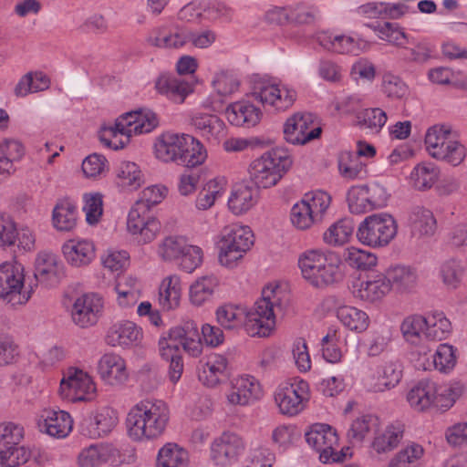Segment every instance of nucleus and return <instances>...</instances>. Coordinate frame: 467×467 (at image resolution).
<instances>
[{
	"mask_svg": "<svg viewBox=\"0 0 467 467\" xmlns=\"http://www.w3.org/2000/svg\"><path fill=\"white\" fill-rule=\"evenodd\" d=\"M188 451L178 444L168 442L159 450L156 467H188Z\"/></svg>",
	"mask_w": 467,
	"mask_h": 467,
	"instance_id": "de8ad7c7",
	"label": "nucleus"
},
{
	"mask_svg": "<svg viewBox=\"0 0 467 467\" xmlns=\"http://www.w3.org/2000/svg\"><path fill=\"white\" fill-rule=\"evenodd\" d=\"M327 302L337 307V317L348 329L361 333L368 327L369 317L363 310L343 305V300L337 296H328Z\"/></svg>",
	"mask_w": 467,
	"mask_h": 467,
	"instance_id": "bb28decb",
	"label": "nucleus"
},
{
	"mask_svg": "<svg viewBox=\"0 0 467 467\" xmlns=\"http://www.w3.org/2000/svg\"><path fill=\"white\" fill-rule=\"evenodd\" d=\"M145 183V175L132 161H123L117 170V184L126 191H136Z\"/></svg>",
	"mask_w": 467,
	"mask_h": 467,
	"instance_id": "c03bdc74",
	"label": "nucleus"
},
{
	"mask_svg": "<svg viewBox=\"0 0 467 467\" xmlns=\"http://www.w3.org/2000/svg\"><path fill=\"white\" fill-rule=\"evenodd\" d=\"M384 274L390 284V289L395 287L399 291H406L416 284L417 273L410 265H390Z\"/></svg>",
	"mask_w": 467,
	"mask_h": 467,
	"instance_id": "a19ab883",
	"label": "nucleus"
},
{
	"mask_svg": "<svg viewBox=\"0 0 467 467\" xmlns=\"http://www.w3.org/2000/svg\"><path fill=\"white\" fill-rule=\"evenodd\" d=\"M193 141H188L184 152L179 161V165L194 168L202 165L207 159V150L204 145L192 136Z\"/></svg>",
	"mask_w": 467,
	"mask_h": 467,
	"instance_id": "338daca9",
	"label": "nucleus"
},
{
	"mask_svg": "<svg viewBox=\"0 0 467 467\" xmlns=\"http://www.w3.org/2000/svg\"><path fill=\"white\" fill-rule=\"evenodd\" d=\"M224 396L229 406L247 407L260 400L264 396V390L255 377L243 374L230 380Z\"/></svg>",
	"mask_w": 467,
	"mask_h": 467,
	"instance_id": "ddd939ff",
	"label": "nucleus"
},
{
	"mask_svg": "<svg viewBox=\"0 0 467 467\" xmlns=\"http://www.w3.org/2000/svg\"><path fill=\"white\" fill-rule=\"evenodd\" d=\"M50 86L49 78L43 72H28L16 85L14 93L16 97H26L30 93L47 90Z\"/></svg>",
	"mask_w": 467,
	"mask_h": 467,
	"instance_id": "8fccbe9b",
	"label": "nucleus"
},
{
	"mask_svg": "<svg viewBox=\"0 0 467 467\" xmlns=\"http://www.w3.org/2000/svg\"><path fill=\"white\" fill-rule=\"evenodd\" d=\"M425 339L441 341L452 331L451 323L441 311L434 310L425 314Z\"/></svg>",
	"mask_w": 467,
	"mask_h": 467,
	"instance_id": "e433bc0d",
	"label": "nucleus"
},
{
	"mask_svg": "<svg viewBox=\"0 0 467 467\" xmlns=\"http://www.w3.org/2000/svg\"><path fill=\"white\" fill-rule=\"evenodd\" d=\"M313 124L312 114L295 113L284 124L285 140L291 144H306L318 138L321 133V128L312 127Z\"/></svg>",
	"mask_w": 467,
	"mask_h": 467,
	"instance_id": "6ab92c4d",
	"label": "nucleus"
},
{
	"mask_svg": "<svg viewBox=\"0 0 467 467\" xmlns=\"http://www.w3.org/2000/svg\"><path fill=\"white\" fill-rule=\"evenodd\" d=\"M318 44L326 50L337 54L358 55L365 43L356 40L351 36L334 35L329 32H321L317 35Z\"/></svg>",
	"mask_w": 467,
	"mask_h": 467,
	"instance_id": "c756f323",
	"label": "nucleus"
},
{
	"mask_svg": "<svg viewBox=\"0 0 467 467\" xmlns=\"http://www.w3.org/2000/svg\"><path fill=\"white\" fill-rule=\"evenodd\" d=\"M282 291L278 283L266 285L262 298L245 310L243 327L251 337H268L275 327V307L280 306Z\"/></svg>",
	"mask_w": 467,
	"mask_h": 467,
	"instance_id": "f03ea898",
	"label": "nucleus"
},
{
	"mask_svg": "<svg viewBox=\"0 0 467 467\" xmlns=\"http://www.w3.org/2000/svg\"><path fill=\"white\" fill-rule=\"evenodd\" d=\"M355 229L350 218H344L332 224L324 234V241L328 244H342L351 236Z\"/></svg>",
	"mask_w": 467,
	"mask_h": 467,
	"instance_id": "e2e57ef3",
	"label": "nucleus"
},
{
	"mask_svg": "<svg viewBox=\"0 0 467 467\" xmlns=\"http://www.w3.org/2000/svg\"><path fill=\"white\" fill-rule=\"evenodd\" d=\"M181 299L180 280L176 276L165 278L160 287L159 303L163 310L169 311L179 306Z\"/></svg>",
	"mask_w": 467,
	"mask_h": 467,
	"instance_id": "4d7b16f0",
	"label": "nucleus"
},
{
	"mask_svg": "<svg viewBox=\"0 0 467 467\" xmlns=\"http://www.w3.org/2000/svg\"><path fill=\"white\" fill-rule=\"evenodd\" d=\"M425 315H410L406 317L400 324V332L407 343L415 346L417 349L423 345L425 338Z\"/></svg>",
	"mask_w": 467,
	"mask_h": 467,
	"instance_id": "ea45409f",
	"label": "nucleus"
},
{
	"mask_svg": "<svg viewBox=\"0 0 467 467\" xmlns=\"http://www.w3.org/2000/svg\"><path fill=\"white\" fill-rule=\"evenodd\" d=\"M171 410L162 400L146 399L135 404L127 415L128 434L134 441H153L169 425Z\"/></svg>",
	"mask_w": 467,
	"mask_h": 467,
	"instance_id": "f257e3e1",
	"label": "nucleus"
},
{
	"mask_svg": "<svg viewBox=\"0 0 467 467\" xmlns=\"http://www.w3.org/2000/svg\"><path fill=\"white\" fill-rule=\"evenodd\" d=\"M431 348L423 345L420 349L411 352L414 366L418 369L431 370L436 369L440 372L447 373L451 371L456 365V348L449 344H440L433 355L428 357Z\"/></svg>",
	"mask_w": 467,
	"mask_h": 467,
	"instance_id": "4468645a",
	"label": "nucleus"
},
{
	"mask_svg": "<svg viewBox=\"0 0 467 467\" xmlns=\"http://www.w3.org/2000/svg\"><path fill=\"white\" fill-rule=\"evenodd\" d=\"M192 30L179 25H162L154 27L147 41L150 46L163 49H180L191 41Z\"/></svg>",
	"mask_w": 467,
	"mask_h": 467,
	"instance_id": "aec40b11",
	"label": "nucleus"
},
{
	"mask_svg": "<svg viewBox=\"0 0 467 467\" xmlns=\"http://www.w3.org/2000/svg\"><path fill=\"white\" fill-rule=\"evenodd\" d=\"M401 377V365L397 361H387L377 368V379L368 383V387L375 392L385 391L398 385Z\"/></svg>",
	"mask_w": 467,
	"mask_h": 467,
	"instance_id": "4c0bfd02",
	"label": "nucleus"
},
{
	"mask_svg": "<svg viewBox=\"0 0 467 467\" xmlns=\"http://www.w3.org/2000/svg\"><path fill=\"white\" fill-rule=\"evenodd\" d=\"M96 384L91 376L78 368H69L60 382L59 394L72 402L88 401L94 399Z\"/></svg>",
	"mask_w": 467,
	"mask_h": 467,
	"instance_id": "9b49d317",
	"label": "nucleus"
},
{
	"mask_svg": "<svg viewBox=\"0 0 467 467\" xmlns=\"http://www.w3.org/2000/svg\"><path fill=\"white\" fill-rule=\"evenodd\" d=\"M376 265H348L352 295L368 303L381 300L390 291L385 274L378 271Z\"/></svg>",
	"mask_w": 467,
	"mask_h": 467,
	"instance_id": "20e7f679",
	"label": "nucleus"
},
{
	"mask_svg": "<svg viewBox=\"0 0 467 467\" xmlns=\"http://www.w3.org/2000/svg\"><path fill=\"white\" fill-rule=\"evenodd\" d=\"M226 185L227 180L225 177H215L209 180L196 197V208L205 211L213 206L215 201L224 193Z\"/></svg>",
	"mask_w": 467,
	"mask_h": 467,
	"instance_id": "79ce46f5",
	"label": "nucleus"
},
{
	"mask_svg": "<svg viewBox=\"0 0 467 467\" xmlns=\"http://www.w3.org/2000/svg\"><path fill=\"white\" fill-rule=\"evenodd\" d=\"M306 441L309 446L319 452L324 463L343 462L347 453L338 450V437L335 429L327 424L317 423L306 432Z\"/></svg>",
	"mask_w": 467,
	"mask_h": 467,
	"instance_id": "0eeeda50",
	"label": "nucleus"
},
{
	"mask_svg": "<svg viewBox=\"0 0 467 467\" xmlns=\"http://www.w3.org/2000/svg\"><path fill=\"white\" fill-rule=\"evenodd\" d=\"M259 200L256 187L236 184L233 187L228 198V208L234 215H243L250 211Z\"/></svg>",
	"mask_w": 467,
	"mask_h": 467,
	"instance_id": "7c9ffc66",
	"label": "nucleus"
},
{
	"mask_svg": "<svg viewBox=\"0 0 467 467\" xmlns=\"http://www.w3.org/2000/svg\"><path fill=\"white\" fill-rule=\"evenodd\" d=\"M437 384L429 379L417 382L408 392L407 400L417 411H424L431 407L435 408Z\"/></svg>",
	"mask_w": 467,
	"mask_h": 467,
	"instance_id": "72a5a7b5",
	"label": "nucleus"
},
{
	"mask_svg": "<svg viewBox=\"0 0 467 467\" xmlns=\"http://www.w3.org/2000/svg\"><path fill=\"white\" fill-rule=\"evenodd\" d=\"M440 176L439 168L432 162H420L411 171L409 182L416 190L431 189Z\"/></svg>",
	"mask_w": 467,
	"mask_h": 467,
	"instance_id": "37998d69",
	"label": "nucleus"
},
{
	"mask_svg": "<svg viewBox=\"0 0 467 467\" xmlns=\"http://www.w3.org/2000/svg\"><path fill=\"white\" fill-rule=\"evenodd\" d=\"M245 309L234 304H223L215 310V318L221 327L234 330L243 327Z\"/></svg>",
	"mask_w": 467,
	"mask_h": 467,
	"instance_id": "603ef678",
	"label": "nucleus"
},
{
	"mask_svg": "<svg viewBox=\"0 0 467 467\" xmlns=\"http://www.w3.org/2000/svg\"><path fill=\"white\" fill-rule=\"evenodd\" d=\"M17 230L14 220L5 213H0V248L5 252L6 248H12L10 257L5 259L3 263H16L18 254L14 249L16 241Z\"/></svg>",
	"mask_w": 467,
	"mask_h": 467,
	"instance_id": "5fc2aeb1",
	"label": "nucleus"
},
{
	"mask_svg": "<svg viewBox=\"0 0 467 467\" xmlns=\"http://www.w3.org/2000/svg\"><path fill=\"white\" fill-rule=\"evenodd\" d=\"M157 91L175 103H182L193 91V84L182 77L161 75L155 82Z\"/></svg>",
	"mask_w": 467,
	"mask_h": 467,
	"instance_id": "c85d7f7f",
	"label": "nucleus"
},
{
	"mask_svg": "<svg viewBox=\"0 0 467 467\" xmlns=\"http://www.w3.org/2000/svg\"><path fill=\"white\" fill-rule=\"evenodd\" d=\"M190 123L196 133L207 140L217 141L224 135V122L217 115L195 112Z\"/></svg>",
	"mask_w": 467,
	"mask_h": 467,
	"instance_id": "2f4dec72",
	"label": "nucleus"
},
{
	"mask_svg": "<svg viewBox=\"0 0 467 467\" xmlns=\"http://www.w3.org/2000/svg\"><path fill=\"white\" fill-rule=\"evenodd\" d=\"M117 423V412L109 407H103L92 412L83 420L81 431L84 435L91 439H98L111 432Z\"/></svg>",
	"mask_w": 467,
	"mask_h": 467,
	"instance_id": "5701e85b",
	"label": "nucleus"
},
{
	"mask_svg": "<svg viewBox=\"0 0 467 467\" xmlns=\"http://www.w3.org/2000/svg\"><path fill=\"white\" fill-rule=\"evenodd\" d=\"M302 201L308 206L316 220L321 223L327 214L332 198L328 192L316 190L305 193Z\"/></svg>",
	"mask_w": 467,
	"mask_h": 467,
	"instance_id": "13d9d810",
	"label": "nucleus"
},
{
	"mask_svg": "<svg viewBox=\"0 0 467 467\" xmlns=\"http://www.w3.org/2000/svg\"><path fill=\"white\" fill-rule=\"evenodd\" d=\"M225 114L231 124L250 128L259 122L261 111L250 102L238 101L228 106Z\"/></svg>",
	"mask_w": 467,
	"mask_h": 467,
	"instance_id": "f704fd0d",
	"label": "nucleus"
},
{
	"mask_svg": "<svg viewBox=\"0 0 467 467\" xmlns=\"http://www.w3.org/2000/svg\"><path fill=\"white\" fill-rule=\"evenodd\" d=\"M97 370L107 385L120 386L129 379L126 361L117 354H104L98 362Z\"/></svg>",
	"mask_w": 467,
	"mask_h": 467,
	"instance_id": "a878e982",
	"label": "nucleus"
},
{
	"mask_svg": "<svg viewBox=\"0 0 467 467\" xmlns=\"http://www.w3.org/2000/svg\"><path fill=\"white\" fill-rule=\"evenodd\" d=\"M119 451L109 443L92 444L82 449L78 457L79 467H99L114 461Z\"/></svg>",
	"mask_w": 467,
	"mask_h": 467,
	"instance_id": "473e14b6",
	"label": "nucleus"
},
{
	"mask_svg": "<svg viewBox=\"0 0 467 467\" xmlns=\"http://www.w3.org/2000/svg\"><path fill=\"white\" fill-rule=\"evenodd\" d=\"M274 397L280 413L290 417L296 416L305 409L308 400V383L303 379L281 383L276 388Z\"/></svg>",
	"mask_w": 467,
	"mask_h": 467,
	"instance_id": "f8f14e48",
	"label": "nucleus"
},
{
	"mask_svg": "<svg viewBox=\"0 0 467 467\" xmlns=\"http://www.w3.org/2000/svg\"><path fill=\"white\" fill-rule=\"evenodd\" d=\"M33 293L23 265H0V298L13 306L25 305Z\"/></svg>",
	"mask_w": 467,
	"mask_h": 467,
	"instance_id": "39448f33",
	"label": "nucleus"
},
{
	"mask_svg": "<svg viewBox=\"0 0 467 467\" xmlns=\"http://www.w3.org/2000/svg\"><path fill=\"white\" fill-rule=\"evenodd\" d=\"M62 252L72 263H90L95 258V246L87 240H68L63 244Z\"/></svg>",
	"mask_w": 467,
	"mask_h": 467,
	"instance_id": "09e8293b",
	"label": "nucleus"
},
{
	"mask_svg": "<svg viewBox=\"0 0 467 467\" xmlns=\"http://www.w3.org/2000/svg\"><path fill=\"white\" fill-rule=\"evenodd\" d=\"M380 39L390 44L404 47L406 44L412 43L408 35L397 23L385 22L373 27Z\"/></svg>",
	"mask_w": 467,
	"mask_h": 467,
	"instance_id": "69168bd1",
	"label": "nucleus"
},
{
	"mask_svg": "<svg viewBox=\"0 0 467 467\" xmlns=\"http://www.w3.org/2000/svg\"><path fill=\"white\" fill-rule=\"evenodd\" d=\"M411 232L414 235H432L436 230V220L429 209L416 207L410 215Z\"/></svg>",
	"mask_w": 467,
	"mask_h": 467,
	"instance_id": "6e6d98bb",
	"label": "nucleus"
},
{
	"mask_svg": "<svg viewBox=\"0 0 467 467\" xmlns=\"http://www.w3.org/2000/svg\"><path fill=\"white\" fill-rule=\"evenodd\" d=\"M157 254L163 261L202 263L204 260L203 249L197 244H191L183 235L164 237L158 244Z\"/></svg>",
	"mask_w": 467,
	"mask_h": 467,
	"instance_id": "9d476101",
	"label": "nucleus"
},
{
	"mask_svg": "<svg viewBox=\"0 0 467 467\" xmlns=\"http://www.w3.org/2000/svg\"><path fill=\"white\" fill-rule=\"evenodd\" d=\"M397 234L394 218L388 213H378L368 216L358 226V240L369 246L387 245Z\"/></svg>",
	"mask_w": 467,
	"mask_h": 467,
	"instance_id": "6e6552de",
	"label": "nucleus"
},
{
	"mask_svg": "<svg viewBox=\"0 0 467 467\" xmlns=\"http://www.w3.org/2000/svg\"><path fill=\"white\" fill-rule=\"evenodd\" d=\"M143 338L141 327L130 320H121L113 324L106 335V342L114 348L123 349L139 346Z\"/></svg>",
	"mask_w": 467,
	"mask_h": 467,
	"instance_id": "4be33fe9",
	"label": "nucleus"
},
{
	"mask_svg": "<svg viewBox=\"0 0 467 467\" xmlns=\"http://www.w3.org/2000/svg\"><path fill=\"white\" fill-rule=\"evenodd\" d=\"M423 455V447L418 443L411 442L391 459L389 467H417Z\"/></svg>",
	"mask_w": 467,
	"mask_h": 467,
	"instance_id": "052dcab7",
	"label": "nucleus"
},
{
	"mask_svg": "<svg viewBox=\"0 0 467 467\" xmlns=\"http://www.w3.org/2000/svg\"><path fill=\"white\" fill-rule=\"evenodd\" d=\"M292 162L287 150L279 147L269 150L251 162L250 179L257 189L273 187L289 170Z\"/></svg>",
	"mask_w": 467,
	"mask_h": 467,
	"instance_id": "7ed1b4c3",
	"label": "nucleus"
},
{
	"mask_svg": "<svg viewBox=\"0 0 467 467\" xmlns=\"http://www.w3.org/2000/svg\"><path fill=\"white\" fill-rule=\"evenodd\" d=\"M77 207L69 200H60L53 209L52 223L57 231L69 232L77 225Z\"/></svg>",
	"mask_w": 467,
	"mask_h": 467,
	"instance_id": "a18cd8bd",
	"label": "nucleus"
},
{
	"mask_svg": "<svg viewBox=\"0 0 467 467\" xmlns=\"http://www.w3.org/2000/svg\"><path fill=\"white\" fill-rule=\"evenodd\" d=\"M178 342L172 338H161L159 350L162 358L170 360L169 379L172 383H177L183 372V362L181 354L178 353Z\"/></svg>",
	"mask_w": 467,
	"mask_h": 467,
	"instance_id": "58836bf2",
	"label": "nucleus"
},
{
	"mask_svg": "<svg viewBox=\"0 0 467 467\" xmlns=\"http://www.w3.org/2000/svg\"><path fill=\"white\" fill-rule=\"evenodd\" d=\"M104 307L103 297L97 293L78 296L71 308L72 321L80 327L94 326L99 321Z\"/></svg>",
	"mask_w": 467,
	"mask_h": 467,
	"instance_id": "f3484780",
	"label": "nucleus"
},
{
	"mask_svg": "<svg viewBox=\"0 0 467 467\" xmlns=\"http://www.w3.org/2000/svg\"><path fill=\"white\" fill-rule=\"evenodd\" d=\"M303 278L315 287H325L349 277L348 265H299Z\"/></svg>",
	"mask_w": 467,
	"mask_h": 467,
	"instance_id": "a211bd4d",
	"label": "nucleus"
},
{
	"mask_svg": "<svg viewBox=\"0 0 467 467\" xmlns=\"http://www.w3.org/2000/svg\"><path fill=\"white\" fill-rule=\"evenodd\" d=\"M358 124L371 133H379L388 119L387 114L379 108L366 109L357 116Z\"/></svg>",
	"mask_w": 467,
	"mask_h": 467,
	"instance_id": "0e129e2a",
	"label": "nucleus"
},
{
	"mask_svg": "<svg viewBox=\"0 0 467 467\" xmlns=\"http://www.w3.org/2000/svg\"><path fill=\"white\" fill-rule=\"evenodd\" d=\"M464 390L462 383L454 381L442 386H437L435 394V408L441 410H448L462 396Z\"/></svg>",
	"mask_w": 467,
	"mask_h": 467,
	"instance_id": "bf43d9fd",
	"label": "nucleus"
},
{
	"mask_svg": "<svg viewBox=\"0 0 467 467\" xmlns=\"http://www.w3.org/2000/svg\"><path fill=\"white\" fill-rule=\"evenodd\" d=\"M252 96L265 106L277 111H285L291 108L296 99L295 89L285 85L258 78H254L252 87Z\"/></svg>",
	"mask_w": 467,
	"mask_h": 467,
	"instance_id": "1a4fd4ad",
	"label": "nucleus"
},
{
	"mask_svg": "<svg viewBox=\"0 0 467 467\" xmlns=\"http://www.w3.org/2000/svg\"><path fill=\"white\" fill-rule=\"evenodd\" d=\"M377 424L378 419L371 415L356 419L348 431L349 441L353 444L361 442L369 431L375 430Z\"/></svg>",
	"mask_w": 467,
	"mask_h": 467,
	"instance_id": "774afa93",
	"label": "nucleus"
},
{
	"mask_svg": "<svg viewBox=\"0 0 467 467\" xmlns=\"http://www.w3.org/2000/svg\"><path fill=\"white\" fill-rule=\"evenodd\" d=\"M245 449L244 439L231 431H224L210 446V458L219 466H227L238 461Z\"/></svg>",
	"mask_w": 467,
	"mask_h": 467,
	"instance_id": "dca6fc26",
	"label": "nucleus"
},
{
	"mask_svg": "<svg viewBox=\"0 0 467 467\" xmlns=\"http://www.w3.org/2000/svg\"><path fill=\"white\" fill-rule=\"evenodd\" d=\"M127 228L139 243L148 244L156 238L161 223L145 204L135 202L128 214Z\"/></svg>",
	"mask_w": 467,
	"mask_h": 467,
	"instance_id": "2eb2a0df",
	"label": "nucleus"
},
{
	"mask_svg": "<svg viewBox=\"0 0 467 467\" xmlns=\"http://www.w3.org/2000/svg\"><path fill=\"white\" fill-rule=\"evenodd\" d=\"M228 359L223 355L212 354L206 360L200 361L198 379L205 386L213 388L226 377Z\"/></svg>",
	"mask_w": 467,
	"mask_h": 467,
	"instance_id": "cd10ccee",
	"label": "nucleus"
},
{
	"mask_svg": "<svg viewBox=\"0 0 467 467\" xmlns=\"http://www.w3.org/2000/svg\"><path fill=\"white\" fill-rule=\"evenodd\" d=\"M254 244V234L249 226L233 223L222 231L220 240V263H234Z\"/></svg>",
	"mask_w": 467,
	"mask_h": 467,
	"instance_id": "423d86ee",
	"label": "nucleus"
},
{
	"mask_svg": "<svg viewBox=\"0 0 467 467\" xmlns=\"http://www.w3.org/2000/svg\"><path fill=\"white\" fill-rule=\"evenodd\" d=\"M404 428L400 423H393L375 432L371 449L377 452L387 453L394 450L403 437Z\"/></svg>",
	"mask_w": 467,
	"mask_h": 467,
	"instance_id": "c9c22d12",
	"label": "nucleus"
},
{
	"mask_svg": "<svg viewBox=\"0 0 467 467\" xmlns=\"http://www.w3.org/2000/svg\"><path fill=\"white\" fill-rule=\"evenodd\" d=\"M40 431L57 439L67 437L73 427L69 413L61 410L44 409L37 420Z\"/></svg>",
	"mask_w": 467,
	"mask_h": 467,
	"instance_id": "b1692460",
	"label": "nucleus"
},
{
	"mask_svg": "<svg viewBox=\"0 0 467 467\" xmlns=\"http://www.w3.org/2000/svg\"><path fill=\"white\" fill-rule=\"evenodd\" d=\"M218 279L213 275H204L198 278L189 291L190 301L193 306H201L213 297Z\"/></svg>",
	"mask_w": 467,
	"mask_h": 467,
	"instance_id": "864d4df0",
	"label": "nucleus"
},
{
	"mask_svg": "<svg viewBox=\"0 0 467 467\" xmlns=\"http://www.w3.org/2000/svg\"><path fill=\"white\" fill-rule=\"evenodd\" d=\"M67 276L65 265H36L33 271V289L37 284L52 287L59 284Z\"/></svg>",
	"mask_w": 467,
	"mask_h": 467,
	"instance_id": "49530a36",
	"label": "nucleus"
},
{
	"mask_svg": "<svg viewBox=\"0 0 467 467\" xmlns=\"http://www.w3.org/2000/svg\"><path fill=\"white\" fill-rule=\"evenodd\" d=\"M452 138L451 128L448 125H434L431 127L425 135V146L429 154L437 159L440 151Z\"/></svg>",
	"mask_w": 467,
	"mask_h": 467,
	"instance_id": "3c124183",
	"label": "nucleus"
},
{
	"mask_svg": "<svg viewBox=\"0 0 467 467\" xmlns=\"http://www.w3.org/2000/svg\"><path fill=\"white\" fill-rule=\"evenodd\" d=\"M188 141H193L192 135L171 131L163 132L155 139L154 155L162 162L179 164Z\"/></svg>",
	"mask_w": 467,
	"mask_h": 467,
	"instance_id": "412c9836",
	"label": "nucleus"
},
{
	"mask_svg": "<svg viewBox=\"0 0 467 467\" xmlns=\"http://www.w3.org/2000/svg\"><path fill=\"white\" fill-rule=\"evenodd\" d=\"M130 137L131 134L118 125V119L114 124L104 127L100 132L101 142L115 150L123 149L130 142Z\"/></svg>",
	"mask_w": 467,
	"mask_h": 467,
	"instance_id": "680f3d73",
	"label": "nucleus"
},
{
	"mask_svg": "<svg viewBox=\"0 0 467 467\" xmlns=\"http://www.w3.org/2000/svg\"><path fill=\"white\" fill-rule=\"evenodd\" d=\"M118 125L131 136L150 133L159 126L157 114L150 109L127 112L118 118Z\"/></svg>",
	"mask_w": 467,
	"mask_h": 467,
	"instance_id": "393cba45",
	"label": "nucleus"
}]
</instances>
